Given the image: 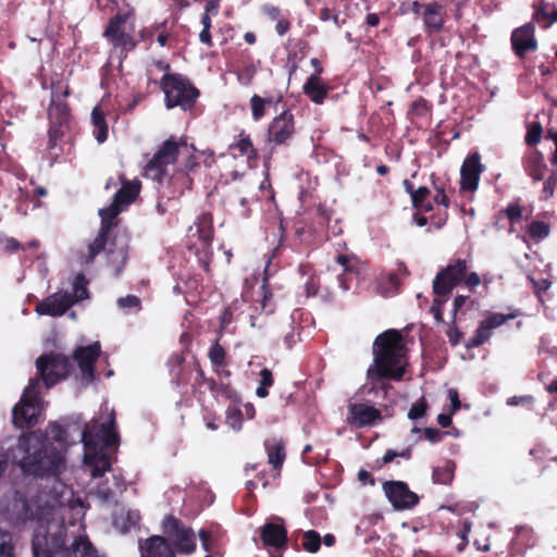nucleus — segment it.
Instances as JSON below:
<instances>
[{
    "label": "nucleus",
    "instance_id": "obj_1",
    "mask_svg": "<svg viewBox=\"0 0 557 557\" xmlns=\"http://www.w3.org/2000/svg\"><path fill=\"white\" fill-rule=\"evenodd\" d=\"M67 431L50 422L45 434L27 432L18 437L13 461L22 472L36 478L58 476L65 469Z\"/></svg>",
    "mask_w": 557,
    "mask_h": 557
},
{
    "label": "nucleus",
    "instance_id": "obj_2",
    "mask_svg": "<svg viewBox=\"0 0 557 557\" xmlns=\"http://www.w3.org/2000/svg\"><path fill=\"white\" fill-rule=\"evenodd\" d=\"M123 208L112 201L110 206L99 209L100 227L97 236L88 245L87 252L79 257L81 262L90 264L100 253L106 255L108 264L120 275L128 261L129 235L120 227L119 214Z\"/></svg>",
    "mask_w": 557,
    "mask_h": 557
},
{
    "label": "nucleus",
    "instance_id": "obj_3",
    "mask_svg": "<svg viewBox=\"0 0 557 557\" xmlns=\"http://www.w3.org/2000/svg\"><path fill=\"white\" fill-rule=\"evenodd\" d=\"M407 347L404 336L396 329L379 334L373 343V366L368 369V377L374 381H401L406 369Z\"/></svg>",
    "mask_w": 557,
    "mask_h": 557
},
{
    "label": "nucleus",
    "instance_id": "obj_4",
    "mask_svg": "<svg viewBox=\"0 0 557 557\" xmlns=\"http://www.w3.org/2000/svg\"><path fill=\"white\" fill-rule=\"evenodd\" d=\"M114 417L108 423L87 426L82 434L85 454L84 463L92 478H101L111 471L112 463L108 449L119 445Z\"/></svg>",
    "mask_w": 557,
    "mask_h": 557
},
{
    "label": "nucleus",
    "instance_id": "obj_5",
    "mask_svg": "<svg viewBox=\"0 0 557 557\" xmlns=\"http://www.w3.org/2000/svg\"><path fill=\"white\" fill-rule=\"evenodd\" d=\"M160 89L164 94V106L168 110L180 108L191 111L201 95L195 84L182 73H164L160 79Z\"/></svg>",
    "mask_w": 557,
    "mask_h": 557
},
{
    "label": "nucleus",
    "instance_id": "obj_6",
    "mask_svg": "<svg viewBox=\"0 0 557 557\" xmlns=\"http://www.w3.org/2000/svg\"><path fill=\"white\" fill-rule=\"evenodd\" d=\"M39 383L42 382L47 389L61 381L66 380L74 371L72 359L60 351H49L40 355L35 361Z\"/></svg>",
    "mask_w": 557,
    "mask_h": 557
},
{
    "label": "nucleus",
    "instance_id": "obj_7",
    "mask_svg": "<svg viewBox=\"0 0 557 557\" xmlns=\"http://www.w3.org/2000/svg\"><path fill=\"white\" fill-rule=\"evenodd\" d=\"M39 379L32 377L25 387L21 400L12 409V419L18 428H33L39 422L42 411Z\"/></svg>",
    "mask_w": 557,
    "mask_h": 557
},
{
    "label": "nucleus",
    "instance_id": "obj_8",
    "mask_svg": "<svg viewBox=\"0 0 557 557\" xmlns=\"http://www.w3.org/2000/svg\"><path fill=\"white\" fill-rule=\"evenodd\" d=\"M162 532L178 554L190 555L196 550L195 532L175 516L169 515L163 519Z\"/></svg>",
    "mask_w": 557,
    "mask_h": 557
},
{
    "label": "nucleus",
    "instance_id": "obj_9",
    "mask_svg": "<svg viewBox=\"0 0 557 557\" xmlns=\"http://www.w3.org/2000/svg\"><path fill=\"white\" fill-rule=\"evenodd\" d=\"M468 264L463 259H456L437 272L432 289L435 296L448 298L455 287L460 285L467 274Z\"/></svg>",
    "mask_w": 557,
    "mask_h": 557
},
{
    "label": "nucleus",
    "instance_id": "obj_10",
    "mask_svg": "<svg viewBox=\"0 0 557 557\" xmlns=\"http://www.w3.org/2000/svg\"><path fill=\"white\" fill-rule=\"evenodd\" d=\"M468 264L463 259H456L437 272L432 289L435 296L448 298L455 287L460 285L467 274Z\"/></svg>",
    "mask_w": 557,
    "mask_h": 557
},
{
    "label": "nucleus",
    "instance_id": "obj_11",
    "mask_svg": "<svg viewBox=\"0 0 557 557\" xmlns=\"http://www.w3.org/2000/svg\"><path fill=\"white\" fill-rule=\"evenodd\" d=\"M521 314L520 309L517 308H509L508 313L490 312L486 318L479 323L473 336L465 343L466 348L472 349L482 346L493 336L495 329Z\"/></svg>",
    "mask_w": 557,
    "mask_h": 557
},
{
    "label": "nucleus",
    "instance_id": "obj_12",
    "mask_svg": "<svg viewBox=\"0 0 557 557\" xmlns=\"http://www.w3.org/2000/svg\"><path fill=\"white\" fill-rule=\"evenodd\" d=\"M101 355V345L95 342L87 346H78L72 355L81 372V383L88 386L96 380L95 364Z\"/></svg>",
    "mask_w": 557,
    "mask_h": 557
},
{
    "label": "nucleus",
    "instance_id": "obj_13",
    "mask_svg": "<svg viewBox=\"0 0 557 557\" xmlns=\"http://www.w3.org/2000/svg\"><path fill=\"white\" fill-rule=\"evenodd\" d=\"M71 95L67 83L62 79L51 83V101L48 108L49 122L70 124L71 110L66 98Z\"/></svg>",
    "mask_w": 557,
    "mask_h": 557
},
{
    "label": "nucleus",
    "instance_id": "obj_14",
    "mask_svg": "<svg viewBox=\"0 0 557 557\" xmlns=\"http://www.w3.org/2000/svg\"><path fill=\"white\" fill-rule=\"evenodd\" d=\"M296 134L293 112L287 109L276 115L268 127V141L273 146H288Z\"/></svg>",
    "mask_w": 557,
    "mask_h": 557
},
{
    "label": "nucleus",
    "instance_id": "obj_15",
    "mask_svg": "<svg viewBox=\"0 0 557 557\" xmlns=\"http://www.w3.org/2000/svg\"><path fill=\"white\" fill-rule=\"evenodd\" d=\"M196 233L200 240L201 248L197 251L201 268L209 273L212 259L211 245L213 240L212 215L209 212H202L195 222Z\"/></svg>",
    "mask_w": 557,
    "mask_h": 557
},
{
    "label": "nucleus",
    "instance_id": "obj_16",
    "mask_svg": "<svg viewBox=\"0 0 557 557\" xmlns=\"http://www.w3.org/2000/svg\"><path fill=\"white\" fill-rule=\"evenodd\" d=\"M383 491L397 510L412 509L419 503V496L404 481H386L383 483Z\"/></svg>",
    "mask_w": 557,
    "mask_h": 557
},
{
    "label": "nucleus",
    "instance_id": "obj_17",
    "mask_svg": "<svg viewBox=\"0 0 557 557\" xmlns=\"http://www.w3.org/2000/svg\"><path fill=\"white\" fill-rule=\"evenodd\" d=\"M534 33L535 28L532 23H527L511 33V48L520 60H523L528 52L537 50V41Z\"/></svg>",
    "mask_w": 557,
    "mask_h": 557
},
{
    "label": "nucleus",
    "instance_id": "obj_18",
    "mask_svg": "<svg viewBox=\"0 0 557 557\" xmlns=\"http://www.w3.org/2000/svg\"><path fill=\"white\" fill-rule=\"evenodd\" d=\"M482 171L480 154L474 152L468 156L460 169V190L471 193L476 190Z\"/></svg>",
    "mask_w": 557,
    "mask_h": 557
},
{
    "label": "nucleus",
    "instance_id": "obj_19",
    "mask_svg": "<svg viewBox=\"0 0 557 557\" xmlns=\"http://www.w3.org/2000/svg\"><path fill=\"white\" fill-rule=\"evenodd\" d=\"M420 16L428 35L438 34L446 22L445 7L435 0L426 2L423 4Z\"/></svg>",
    "mask_w": 557,
    "mask_h": 557
},
{
    "label": "nucleus",
    "instance_id": "obj_20",
    "mask_svg": "<svg viewBox=\"0 0 557 557\" xmlns=\"http://www.w3.org/2000/svg\"><path fill=\"white\" fill-rule=\"evenodd\" d=\"M382 420V413L373 406L354 403L348 406L347 422L358 429L374 425Z\"/></svg>",
    "mask_w": 557,
    "mask_h": 557
},
{
    "label": "nucleus",
    "instance_id": "obj_21",
    "mask_svg": "<svg viewBox=\"0 0 557 557\" xmlns=\"http://www.w3.org/2000/svg\"><path fill=\"white\" fill-rule=\"evenodd\" d=\"M103 37L113 48L120 49V53L124 58L137 47V40L132 32H126L125 26L122 25H106Z\"/></svg>",
    "mask_w": 557,
    "mask_h": 557
},
{
    "label": "nucleus",
    "instance_id": "obj_22",
    "mask_svg": "<svg viewBox=\"0 0 557 557\" xmlns=\"http://www.w3.org/2000/svg\"><path fill=\"white\" fill-rule=\"evenodd\" d=\"M73 306L70 293H54L39 301L35 311L39 315L61 317Z\"/></svg>",
    "mask_w": 557,
    "mask_h": 557
},
{
    "label": "nucleus",
    "instance_id": "obj_23",
    "mask_svg": "<svg viewBox=\"0 0 557 557\" xmlns=\"http://www.w3.org/2000/svg\"><path fill=\"white\" fill-rule=\"evenodd\" d=\"M260 539L264 547L282 549L287 545V530L283 523L267 522L260 528Z\"/></svg>",
    "mask_w": 557,
    "mask_h": 557
},
{
    "label": "nucleus",
    "instance_id": "obj_24",
    "mask_svg": "<svg viewBox=\"0 0 557 557\" xmlns=\"http://www.w3.org/2000/svg\"><path fill=\"white\" fill-rule=\"evenodd\" d=\"M96 2L100 9L110 8L111 11L116 10V13L110 17L107 25L125 26L129 20L135 17L134 7L125 0H96Z\"/></svg>",
    "mask_w": 557,
    "mask_h": 557
},
{
    "label": "nucleus",
    "instance_id": "obj_25",
    "mask_svg": "<svg viewBox=\"0 0 557 557\" xmlns=\"http://www.w3.org/2000/svg\"><path fill=\"white\" fill-rule=\"evenodd\" d=\"M140 557H175V552L164 536L152 535L139 544Z\"/></svg>",
    "mask_w": 557,
    "mask_h": 557
},
{
    "label": "nucleus",
    "instance_id": "obj_26",
    "mask_svg": "<svg viewBox=\"0 0 557 557\" xmlns=\"http://www.w3.org/2000/svg\"><path fill=\"white\" fill-rule=\"evenodd\" d=\"M228 151L234 158L246 157L248 162H255L259 158L249 134L242 129L235 140L228 146Z\"/></svg>",
    "mask_w": 557,
    "mask_h": 557
},
{
    "label": "nucleus",
    "instance_id": "obj_27",
    "mask_svg": "<svg viewBox=\"0 0 557 557\" xmlns=\"http://www.w3.org/2000/svg\"><path fill=\"white\" fill-rule=\"evenodd\" d=\"M522 165L525 173L534 181L539 182L544 178L547 170L544 154L540 150H532L522 159Z\"/></svg>",
    "mask_w": 557,
    "mask_h": 557
},
{
    "label": "nucleus",
    "instance_id": "obj_28",
    "mask_svg": "<svg viewBox=\"0 0 557 557\" xmlns=\"http://www.w3.org/2000/svg\"><path fill=\"white\" fill-rule=\"evenodd\" d=\"M195 373L196 374L191 383V391L197 397L198 401H203L206 392L209 391L212 393L216 381L212 376H208L206 374L198 361H195Z\"/></svg>",
    "mask_w": 557,
    "mask_h": 557
},
{
    "label": "nucleus",
    "instance_id": "obj_29",
    "mask_svg": "<svg viewBox=\"0 0 557 557\" xmlns=\"http://www.w3.org/2000/svg\"><path fill=\"white\" fill-rule=\"evenodd\" d=\"M304 94L315 104H322L326 99L330 87L322 83L320 76L310 75L302 86Z\"/></svg>",
    "mask_w": 557,
    "mask_h": 557
},
{
    "label": "nucleus",
    "instance_id": "obj_30",
    "mask_svg": "<svg viewBox=\"0 0 557 557\" xmlns=\"http://www.w3.org/2000/svg\"><path fill=\"white\" fill-rule=\"evenodd\" d=\"M121 182L122 186L115 193L113 201L124 209L136 200L140 193L141 184L137 180L129 182L124 177H121Z\"/></svg>",
    "mask_w": 557,
    "mask_h": 557
},
{
    "label": "nucleus",
    "instance_id": "obj_31",
    "mask_svg": "<svg viewBox=\"0 0 557 557\" xmlns=\"http://www.w3.org/2000/svg\"><path fill=\"white\" fill-rule=\"evenodd\" d=\"M456 471V463L450 459H445L432 470V481L434 484L450 485Z\"/></svg>",
    "mask_w": 557,
    "mask_h": 557
},
{
    "label": "nucleus",
    "instance_id": "obj_32",
    "mask_svg": "<svg viewBox=\"0 0 557 557\" xmlns=\"http://www.w3.org/2000/svg\"><path fill=\"white\" fill-rule=\"evenodd\" d=\"M169 164H173V162L157 150L152 159L145 166V174L152 180L161 181Z\"/></svg>",
    "mask_w": 557,
    "mask_h": 557
},
{
    "label": "nucleus",
    "instance_id": "obj_33",
    "mask_svg": "<svg viewBox=\"0 0 557 557\" xmlns=\"http://www.w3.org/2000/svg\"><path fill=\"white\" fill-rule=\"evenodd\" d=\"M71 550L76 557H101L86 535H78L72 543Z\"/></svg>",
    "mask_w": 557,
    "mask_h": 557
},
{
    "label": "nucleus",
    "instance_id": "obj_34",
    "mask_svg": "<svg viewBox=\"0 0 557 557\" xmlns=\"http://www.w3.org/2000/svg\"><path fill=\"white\" fill-rule=\"evenodd\" d=\"M91 120L95 138L99 144L104 143L108 139V124L104 112L99 107H95L91 112Z\"/></svg>",
    "mask_w": 557,
    "mask_h": 557
},
{
    "label": "nucleus",
    "instance_id": "obj_35",
    "mask_svg": "<svg viewBox=\"0 0 557 557\" xmlns=\"http://www.w3.org/2000/svg\"><path fill=\"white\" fill-rule=\"evenodd\" d=\"M274 385V375L269 368H263L259 372V382L256 388V395L259 398H267L270 394V388Z\"/></svg>",
    "mask_w": 557,
    "mask_h": 557
},
{
    "label": "nucleus",
    "instance_id": "obj_36",
    "mask_svg": "<svg viewBox=\"0 0 557 557\" xmlns=\"http://www.w3.org/2000/svg\"><path fill=\"white\" fill-rule=\"evenodd\" d=\"M87 284L88 281L83 273L75 275L73 281V293L70 294V298L73 300V305L89 297Z\"/></svg>",
    "mask_w": 557,
    "mask_h": 557
},
{
    "label": "nucleus",
    "instance_id": "obj_37",
    "mask_svg": "<svg viewBox=\"0 0 557 557\" xmlns=\"http://www.w3.org/2000/svg\"><path fill=\"white\" fill-rule=\"evenodd\" d=\"M527 233L531 239L539 243L550 234V225L544 221L534 220L527 226Z\"/></svg>",
    "mask_w": 557,
    "mask_h": 557
},
{
    "label": "nucleus",
    "instance_id": "obj_38",
    "mask_svg": "<svg viewBox=\"0 0 557 557\" xmlns=\"http://www.w3.org/2000/svg\"><path fill=\"white\" fill-rule=\"evenodd\" d=\"M208 358L213 367H227V354L220 344L219 338L211 345L208 351Z\"/></svg>",
    "mask_w": 557,
    "mask_h": 557
},
{
    "label": "nucleus",
    "instance_id": "obj_39",
    "mask_svg": "<svg viewBox=\"0 0 557 557\" xmlns=\"http://www.w3.org/2000/svg\"><path fill=\"white\" fill-rule=\"evenodd\" d=\"M49 123L47 149L51 151L58 146L59 140L64 136L65 131L69 128V124L62 122L60 124L57 122Z\"/></svg>",
    "mask_w": 557,
    "mask_h": 557
},
{
    "label": "nucleus",
    "instance_id": "obj_40",
    "mask_svg": "<svg viewBox=\"0 0 557 557\" xmlns=\"http://www.w3.org/2000/svg\"><path fill=\"white\" fill-rule=\"evenodd\" d=\"M40 539L48 540V547L54 553L58 554L60 552L66 550L65 540H66V531L61 528L53 534H46L40 536Z\"/></svg>",
    "mask_w": 557,
    "mask_h": 557
},
{
    "label": "nucleus",
    "instance_id": "obj_41",
    "mask_svg": "<svg viewBox=\"0 0 557 557\" xmlns=\"http://www.w3.org/2000/svg\"><path fill=\"white\" fill-rule=\"evenodd\" d=\"M265 447L268 453V462L272 465L274 469L281 468L285 460V448L283 444H267Z\"/></svg>",
    "mask_w": 557,
    "mask_h": 557
},
{
    "label": "nucleus",
    "instance_id": "obj_42",
    "mask_svg": "<svg viewBox=\"0 0 557 557\" xmlns=\"http://www.w3.org/2000/svg\"><path fill=\"white\" fill-rule=\"evenodd\" d=\"M301 545L302 548L310 554L318 553L321 547V536L319 532L315 530H309L304 532Z\"/></svg>",
    "mask_w": 557,
    "mask_h": 557
},
{
    "label": "nucleus",
    "instance_id": "obj_43",
    "mask_svg": "<svg viewBox=\"0 0 557 557\" xmlns=\"http://www.w3.org/2000/svg\"><path fill=\"white\" fill-rule=\"evenodd\" d=\"M527 128L524 141L528 146L534 147L542 139L543 126L540 122H532L528 124Z\"/></svg>",
    "mask_w": 557,
    "mask_h": 557
},
{
    "label": "nucleus",
    "instance_id": "obj_44",
    "mask_svg": "<svg viewBox=\"0 0 557 557\" xmlns=\"http://www.w3.org/2000/svg\"><path fill=\"white\" fill-rule=\"evenodd\" d=\"M33 556L34 557H54V553L48 547V540L40 539V535H35L32 541Z\"/></svg>",
    "mask_w": 557,
    "mask_h": 557
},
{
    "label": "nucleus",
    "instance_id": "obj_45",
    "mask_svg": "<svg viewBox=\"0 0 557 557\" xmlns=\"http://www.w3.org/2000/svg\"><path fill=\"white\" fill-rule=\"evenodd\" d=\"M213 397L222 396L230 400H237L238 399V393L237 391L232 386L230 382H216L215 387L211 393Z\"/></svg>",
    "mask_w": 557,
    "mask_h": 557
},
{
    "label": "nucleus",
    "instance_id": "obj_46",
    "mask_svg": "<svg viewBox=\"0 0 557 557\" xmlns=\"http://www.w3.org/2000/svg\"><path fill=\"white\" fill-rule=\"evenodd\" d=\"M556 186L557 174L552 171L550 174L544 180L540 199L544 201L552 199L554 197Z\"/></svg>",
    "mask_w": 557,
    "mask_h": 557
},
{
    "label": "nucleus",
    "instance_id": "obj_47",
    "mask_svg": "<svg viewBox=\"0 0 557 557\" xmlns=\"http://www.w3.org/2000/svg\"><path fill=\"white\" fill-rule=\"evenodd\" d=\"M161 154L165 158L170 159L173 163L176 161L178 157V143L174 138H169L159 147L158 149Z\"/></svg>",
    "mask_w": 557,
    "mask_h": 557
},
{
    "label": "nucleus",
    "instance_id": "obj_48",
    "mask_svg": "<svg viewBox=\"0 0 557 557\" xmlns=\"http://www.w3.org/2000/svg\"><path fill=\"white\" fill-rule=\"evenodd\" d=\"M267 278L263 280V283L261 285V294L262 298L259 301L261 307V312H264L265 314H270L274 311V304H273V296L272 293L269 290L267 286Z\"/></svg>",
    "mask_w": 557,
    "mask_h": 557
},
{
    "label": "nucleus",
    "instance_id": "obj_49",
    "mask_svg": "<svg viewBox=\"0 0 557 557\" xmlns=\"http://www.w3.org/2000/svg\"><path fill=\"white\" fill-rule=\"evenodd\" d=\"M250 109L253 121H260L265 114V99L253 95L250 98Z\"/></svg>",
    "mask_w": 557,
    "mask_h": 557
},
{
    "label": "nucleus",
    "instance_id": "obj_50",
    "mask_svg": "<svg viewBox=\"0 0 557 557\" xmlns=\"http://www.w3.org/2000/svg\"><path fill=\"white\" fill-rule=\"evenodd\" d=\"M157 41L161 47H165L172 37V29L168 27V21L154 24Z\"/></svg>",
    "mask_w": 557,
    "mask_h": 557
},
{
    "label": "nucleus",
    "instance_id": "obj_51",
    "mask_svg": "<svg viewBox=\"0 0 557 557\" xmlns=\"http://www.w3.org/2000/svg\"><path fill=\"white\" fill-rule=\"evenodd\" d=\"M429 405L424 396L416 401L408 411V418L410 420H418L425 416Z\"/></svg>",
    "mask_w": 557,
    "mask_h": 557
},
{
    "label": "nucleus",
    "instance_id": "obj_52",
    "mask_svg": "<svg viewBox=\"0 0 557 557\" xmlns=\"http://www.w3.org/2000/svg\"><path fill=\"white\" fill-rule=\"evenodd\" d=\"M424 3H421L419 0H413L411 2H401L398 7L397 13L399 15L414 14L416 16H420Z\"/></svg>",
    "mask_w": 557,
    "mask_h": 557
},
{
    "label": "nucleus",
    "instance_id": "obj_53",
    "mask_svg": "<svg viewBox=\"0 0 557 557\" xmlns=\"http://www.w3.org/2000/svg\"><path fill=\"white\" fill-rule=\"evenodd\" d=\"M447 300L448 298L435 296V298L432 301L430 312L433 314L435 321L438 323L444 322L443 311Z\"/></svg>",
    "mask_w": 557,
    "mask_h": 557
},
{
    "label": "nucleus",
    "instance_id": "obj_54",
    "mask_svg": "<svg viewBox=\"0 0 557 557\" xmlns=\"http://www.w3.org/2000/svg\"><path fill=\"white\" fill-rule=\"evenodd\" d=\"M502 212L510 223H518L522 218L523 208L518 202H510Z\"/></svg>",
    "mask_w": 557,
    "mask_h": 557
},
{
    "label": "nucleus",
    "instance_id": "obj_55",
    "mask_svg": "<svg viewBox=\"0 0 557 557\" xmlns=\"http://www.w3.org/2000/svg\"><path fill=\"white\" fill-rule=\"evenodd\" d=\"M117 306L121 309H136L137 311L141 310V301L135 295H127L125 297H121L117 299Z\"/></svg>",
    "mask_w": 557,
    "mask_h": 557
},
{
    "label": "nucleus",
    "instance_id": "obj_56",
    "mask_svg": "<svg viewBox=\"0 0 557 557\" xmlns=\"http://www.w3.org/2000/svg\"><path fill=\"white\" fill-rule=\"evenodd\" d=\"M430 104L426 99L419 97L410 106V112L418 116H424L430 111Z\"/></svg>",
    "mask_w": 557,
    "mask_h": 557
},
{
    "label": "nucleus",
    "instance_id": "obj_57",
    "mask_svg": "<svg viewBox=\"0 0 557 557\" xmlns=\"http://www.w3.org/2000/svg\"><path fill=\"white\" fill-rule=\"evenodd\" d=\"M430 195H431V191L428 187L421 186V187L417 188V190L414 193H412V197H411L412 207L414 209H419V207L422 206L421 203L425 202V200H428Z\"/></svg>",
    "mask_w": 557,
    "mask_h": 557
},
{
    "label": "nucleus",
    "instance_id": "obj_58",
    "mask_svg": "<svg viewBox=\"0 0 557 557\" xmlns=\"http://www.w3.org/2000/svg\"><path fill=\"white\" fill-rule=\"evenodd\" d=\"M0 557H13V545L11 535L8 532L0 534Z\"/></svg>",
    "mask_w": 557,
    "mask_h": 557
},
{
    "label": "nucleus",
    "instance_id": "obj_59",
    "mask_svg": "<svg viewBox=\"0 0 557 557\" xmlns=\"http://www.w3.org/2000/svg\"><path fill=\"white\" fill-rule=\"evenodd\" d=\"M468 301H470L469 295H457L455 297L451 310V323H456L457 313L462 311Z\"/></svg>",
    "mask_w": 557,
    "mask_h": 557
},
{
    "label": "nucleus",
    "instance_id": "obj_60",
    "mask_svg": "<svg viewBox=\"0 0 557 557\" xmlns=\"http://www.w3.org/2000/svg\"><path fill=\"white\" fill-rule=\"evenodd\" d=\"M471 531V522L465 520L462 527L457 531V536L460 539V543L457 545L458 552H462L468 544V535Z\"/></svg>",
    "mask_w": 557,
    "mask_h": 557
},
{
    "label": "nucleus",
    "instance_id": "obj_61",
    "mask_svg": "<svg viewBox=\"0 0 557 557\" xmlns=\"http://www.w3.org/2000/svg\"><path fill=\"white\" fill-rule=\"evenodd\" d=\"M548 8V3H542L539 10L536 11V15H541L544 20L548 21V25L557 22V8L553 7L550 11H546Z\"/></svg>",
    "mask_w": 557,
    "mask_h": 557
},
{
    "label": "nucleus",
    "instance_id": "obj_62",
    "mask_svg": "<svg viewBox=\"0 0 557 557\" xmlns=\"http://www.w3.org/2000/svg\"><path fill=\"white\" fill-rule=\"evenodd\" d=\"M97 497L101 499L102 502H110L114 497V492L107 483H100L97 485L95 491Z\"/></svg>",
    "mask_w": 557,
    "mask_h": 557
},
{
    "label": "nucleus",
    "instance_id": "obj_63",
    "mask_svg": "<svg viewBox=\"0 0 557 557\" xmlns=\"http://www.w3.org/2000/svg\"><path fill=\"white\" fill-rule=\"evenodd\" d=\"M450 324L451 325L446 331V336L448 337L450 345L455 347L460 343L463 333L456 326V323L454 324L450 322Z\"/></svg>",
    "mask_w": 557,
    "mask_h": 557
},
{
    "label": "nucleus",
    "instance_id": "obj_64",
    "mask_svg": "<svg viewBox=\"0 0 557 557\" xmlns=\"http://www.w3.org/2000/svg\"><path fill=\"white\" fill-rule=\"evenodd\" d=\"M285 67L287 73L293 76L298 70V55L296 51H289L286 59Z\"/></svg>",
    "mask_w": 557,
    "mask_h": 557
}]
</instances>
